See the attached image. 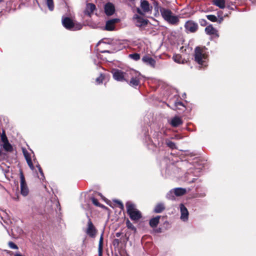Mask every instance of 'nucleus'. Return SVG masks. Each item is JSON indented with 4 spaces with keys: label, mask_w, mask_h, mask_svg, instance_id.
I'll use <instances>...</instances> for the list:
<instances>
[{
    "label": "nucleus",
    "mask_w": 256,
    "mask_h": 256,
    "mask_svg": "<svg viewBox=\"0 0 256 256\" xmlns=\"http://www.w3.org/2000/svg\"><path fill=\"white\" fill-rule=\"evenodd\" d=\"M207 48L205 46H197L195 48L194 60L201 66H206L208 58Z\"/></svg>",
    "instance_id": "nucleus-1"
},
{
    "label": "nucleus",
    "mask_w": 256,
    "mask_h": 256,
    "mask_svg": "<svg viewBox=\"0 0 256 256\" xmlns=\"http://www.w3.org/2000/svg\"><path fill=\"white\" fill-rule=\"evenodd\" d=\"M128 82L132 86H136L140 84V80L142 78V74L138 71L130 70L127 71Z\"/></svg>",
    "instance_id": "nucleus-2"
},
{
    "label": "nucleus",
    "mask_w": 256,
    "mask_h": 256,
    "mask_svg": "<svg viewBox=\"0 0 256 256\" xmlns=\"http://www.w3.org/2000/svg\"><path fill=\"white\" fill-rule=\"evenodd\" d=\"M127 213L132 220H138L142 218L141 212L136 208V205L130 202L126 204Z\"/></svg>",
    "instance_id": "nucleus-3"
},
{
    "label": "nucleus",
    "mask_w": 256,
    "mask_h": 256,
    "mask_svg": "<svg viewBox=\"0 0 256 256\" xmlns=\"http://www.w3.org/2000/svg\"><path fill=\"white\" fill-rule=\"evenodd\" d=\"M62 22L63 26L66 28L70 30H80L82 27V25L81 24L74 22L68 17L62 16Z\"/></svg>",
    "instance_id": "nucleus-4"
},
{
    "label": "nucleus",
    "mask_w": 256,
    "mask_h": 256,
    "mask_svg": "<svg viewBox=\"0 0 256 256\" xmlns=\"http://www.w3.org/2000/svg\"><path fill=\"white\" fill-rule=\"evenodd\" d=\"M160 12L162 18L169 23L174 24L178 22V17L172 15L170 10L162 8H160Z\"/></svg>",
    "instance_id": "nucleus-5"
},
{
    "label": "nucleus",
    "mask_w": 256,
    "mask_h": 256,
    "mask_svg": "<svg viewBox=\"0 0 256 256\" xmlns=\"http://www.w3.org/2000/svg\"><path fill=\"white\" fill-rule=\"evenodd\" d=\"M200 170L198 168L190 169L185 174V180L190 183L194 182L196 178L192 177L199 176L200 175Z\"/></svg>",
    "instance_id": "nucleus-6"
},
{
    "label": "nucleus",
    "mask_w": 256,
    "mask_h": 256,
    "mask_svg": "<svg viewBox=\"0 0 256 256\" xmlns=\"http://www.w3.org/2000/svg\"><path fill=\"white\" fill-rule=\"evenodd\" d=\"M112 73L113 78L115 80L120 82H128L127 71L126 72H123L119 70H113Z\"/></svg>",
    "instance_id": "nucleus-7"
},
{
    "label": "nucleus",
    "mask_w": 256,
    "mask_h": 256,
    "mask_svg": "<svg viewBox=\"0 0 256 256\" xmlns=\"http://www.w3.org/2000/svg\"><path fill=\"white\" fill-rule=\"evenodd\" d=\"M20 186L21 194L26 196L29 192L28 187L26 185L24 176L22 170H20Z\"/></svg>",
    "instance_id": "nucleus-8"
},
{
    "label": "nucleus",
    "mask_w": 256,
    "mask_h": 256,
    "mask_svg": "<svg viewBox=\"0 0 256 256\" xmlns=\"http://www.w3.org/2000/svg\"><path fill=\"white\" fill-rule=\"evenodd\" d=\"M134 22L138 28L145 27L148 22V20L144 18L142 16L135 14L133 17Z\"/></svg>",
    "instance_id": "nucleus-9"
},
{
    "label": "nucleus",
    "mask_w": 256,
    "mask_h": 256,
    "mask_svg": "<svg viewBox=\"0 0 256 256\" xmlns=\"http://www.w3.org/2000/svg\"><path fill=\"white\" fill-rule=\"evenodd\" d=\"M140 7L142 10L138 8H137V12L141 15H144L145 13L150 12L152 9V7H150L148 2L146 0L141 1Z\"/></svg>",
    "instance_id": "nucleus-10"
},
{
    "label": "nucleus",
    "mask_w": 256,
    "mask_h": 256,
    "mask_svg": "<svg viewBox=\"0 0 256 256\" xmlns=\"http://www.w3.org/2000/svg\"><path fill=\"white\" fill-rule=\"evenodd\" d=\"M86 233L91 238H94L96 236V230L90 219L88 222Z\"/></svg>",
    "instance_id": "nucleus-11"
},
{
    "label": "nucleus",
    "mask_w": 256,
    "mask_h": 256,
    "mask_svg": "<svg viewBox=\"0 0 256 256\" xmlns=\"http://www.w3.org/2000/svg\"><path fill=\"white\" fill-rule=\"evenodd\" d=\"M184 28L187 32H194L198 30V25L193 21L188 20L186 22Z\"/></svg>",
    "instance_id": "nucleus-12"
},
{
    "label": "nucleus",
    "mask_w": 256,
    "mask_h": 256,
    "mask_svg": "<svg viewBox=\"0 0 256 256\" xmlns=\"http://www.w3.org/2000/svg\"><path fill=\"white\" fill-rule=\"evenodd\" d=\"M179 207L180 212V219L184 222L187 221L189 214L188 209L182 204H180Z\"/></svg>",
    "instance_id": "nucleus-13"
},
{
    "label": "nucleus",
    "mask_w": 256,
    "mask_h": 256,
    "mask_svg": "<svg viewBox=\"0 0 256 256\" xmlns=\"http://www.w3.org/2000/svg\"><path fill=\"white\" fill-rule=\"evenodd\" d=\"M142 60L144 63L151 67L154 68L156 62L150 56L148 55H144L142 58Z\"/></svg>",
    "instance_id": "nucleus-14"
},
{
    "label": "nucleus",
    "mask_w": 256,
    "mask_h": 256,
    "mask_svg": "<svg viewBox=\"0 0 256 256\" xmlns=\"http://www.w3.org/2000/svg\"><path fill=\"white\" fill-rule=\"evenodd\" d=\"M120 20L118 18H113L108 20L106 22L105 29L107 30H113L114 29L115 24L118 22Z\"/></svg>",
    "instance_id": "nucleus-15"
},
{
    "label": "nucleus",
    "mask_w": 256,
    "mask_h": 256,
    "mask_svg": "<svg viewBox=\"0 0 256 256\" xmlns=\"http://www.w3.org/2000/svg\"><path fill=\"white\" fill-rule=\"evenodd\" d=\"M104 12L106 15L112 16L115 12V7L111 2H108L104 6Z\"/></svg>",
    "instance_id": "nucleus-16"
},
{
    "label": "nucleus",
    "mask_w": 256,
    "mask_h": 256,
    "mask_svg": "<svg viewBox=\"0 0 256 256\" xmlns=\"http://www.w3.org/2000/svg\"><path fill=\"white\" fill-rule=\"evenodd\" d=\"M170 123L173 127H177L182 124V120L180 118L176 116L172 118Z\"/></svg>",
    "instance_id": "nucleus-17"
},
{
    "label": "nucleus",
    "mask_w": 256,
    "mask_h": 256,
    "mask_svg": "<svg viewBox=\"0 0 256 256\" xmlns=\"http://www.w3.org/2000/svg\"><path fill=\"white\" fill-rule=\"evenodd\" d=\"M205 32L208 35L218 36V31L212 25L207 26L205 28Z\"/></svg>",
    "instance_id": "nucleus-18"
},
{
    "label": "nucleus",
    "mask_w": 256,
    "mask_h": 256,
    "mask_svg": "<svg viewBox=\"0 0 256 256\" xmlns=\"http://www.w3.org/2000/svg\"><path fill=\"white\" fill-rule=\"evenodd\" d=\"M213 4L221 9L226 7V0H214Z\"/></svg>",
    "instance_id": "nucleus-19"
},
{
    "label": "nucleus",
    "mask_w": 256,
    "mask_h": 256,
    "mask_svg": "<svg viewBox=\"0 0 256 256\" xmlns=\"http://www.w3.org/2000/svg\"><path fill=\"white\" fill-rule=\"evenodd\" d=\"M23 152L28 166H30L31 170H34V166H33L30 155L28 154V152L24 150Z\"/></svg>",
    "instance_id": "nucleus-20"
},
{
    "label": "nucleus",
    "mask_w": 256,
    "mask_h": 256,
    "mask_svg": "<svg viewBox=\"0 0 256 256\" xmlns=\"http://www.w3.org/2000/svg\"><path fill=\"white\" fill-rule=\"evenodd\" d=\"M174 194L176 196H179L184 194L186 193V190L184 188H173Z\"/></svg>",
    "instance_id": "nucleus-21"
},
{
    "label": "nucleus",
    "mask_w": 256,
    "mask_h": 256,
    "mask_svg": "<svg viewBox=\"0 0 256 256\" xmlns=\"http://www.w3.org/2000/svg\"><path fill=\"white\" fill-rule=\"evenodd\" d=\"M96 9V6L94 4L89 3L86 4V12L88 15L92 14Z\"/></svg>",
    "instance_id": "nucleus-22"
},
{
    "label": "nucleus",
    "mask_w": 256,
    "mask_h": 256,
    "mask_svg": "<svg viewBox=\"0 0 256 256\" xmlns=\"http://www.w3.org/2000/svg\"><path fill=\"white\" fill-rule=\"evenodd\" d=\"M160 216H157L155 218H152L150 221V224L152 228H154L157 226L159 222Z\"/></svg>",
    "instance_id": "nucleus-23"
},
{
    "label": "nucleus",
    "mask_w": 256,
    "mask_h": 256,
    "mask_svg": "<svg viewBox=\"0 0 256 256\" xmlns=\"http://www.w3.org/2000/svg\"><path fill=\"white\" fill-rule=\"evenodd\" d=\"M1 146H2L4 150L6 152H11L13 150L12 146L9 143L8 141L2 143V144H1Z\"/></svg>",
    "instance_id": "nucleus-24"
},
{
    "label": "nucleus",
    "mask_w": 256,
    "mask_h": 256,
    "mask_svg": "<svg viewBox=\"0 0 256 256\" xmlns=\"http://www.w3.org/2000/svg\"><path fill=\"white\" fill-rule=\"evenodd\" d=\"M165 209V206L162 203H159L156 205L154 211L156 213H160Z\"/></svg>",
    "instance_id": "nucleus-25"
},
{
    "label": "nucleus",
    "mask_w": 256,
    "mask_h": 256,
    "mask_svg": "<svg viewBox=\"0 0 256 256\" xmlns=\"http://www.w3.org/2000/svg\"><path fill=\"white\" fill-rule=\"evenodd\" d=\"M103 233L101 234L98 244V256H102Z\"/></svg>",
    "instance_id": "nucleus-26"
},
{
    "label": "nucleus",
    "mask_w": 256,
    "mask_h": 256,
    "mask_svg": "<svg viewBox=\"0 0 256 256\" xmlns=\"http://www.w3.org/2000/svg\"><path fill=\"white\" fill-rule=\"evenodd\" d=\"M175 194L174 191V190L172 189L170 190L166 194V198L170 200H175Z\"/></svg>",
    "instance_id": "nucleus-27"
},
{
    "label": "nucleus",
    "mask_w": 256,
    "mask_h": 256,
    "mask_svg": "<svg viewBox=\"0 0 256 256\" xmlns=\"http://www.w3.org/2000/svg\"><path fill=\"white\" fill-rule=\"evenodd\" d=\"M178 64L184 63V61L182 60V56L180 54H176L173 56L172 58Z\"/></svg>",
    "instance_id": "nucleus-28"
},
{
    "label": "nucleus",
    "mask_w": 256,
    "mask_h": 256,
    "mask_svg": "<svg viewBox=\"0 0 256 256\" xmlns=\"http://www.w3.org/2000/svg\"><path fill=\"white\" fill-rule=\"evenodd\" d=\"M128 57L136 61L140 59V54L137 53L131 54L128 55Z\"/></svg>",
    "instance_id": "nucleus-29"
},
{
    "label": "nucleus",
    "mask_w": 256,
    "mask_h": 256,
    "mask_svg": "<svg viewBox=\"0 0 256 256\" xmlns=\"http://www.w3.org/2000/svg\"><path fill=\"white\" fill-rule=\"evenodd\" d=\"M166 145L170 148H172V149L176 148V145L174 142L170 141L168 140H166Z\"/></svg>",
    "instance_id": "nucleus-30"
},
{
    "label": "nucleus",
    "mask_w": 256,
    "mask_h": 256,
    "mask_svg": "<svg viewBox=\"0 0 256 256\" xmlns=\"http://www.w3.org/2000/svg\"><path fill=\"white\" fill-rule=\"evenodd\" d=\"M46 4L48 8V9L50 11H52L54 9V4L53 0H46Z\"/></svg>",
    "instance_id": "nucleus-31"
},
{
    "label": "nucleus",
    "mask_w": 256,
    "mask_h": 256,
    "mask_svg": "<svg viewBox=\"0 0 256 256\" xmlns=\"http://www.w3.org/2000/svg\"><path fill=\"white\" fill-rule=\"evenodd\" d=\"M126 226L128 228L132 230H136V228L128 220L126 222Z\"/></svg>",
    "instance_id": "nucleus-32"
},
{
    "label": "nucleus",
    "mask_w": 256,
    "mask_h": 256,
    "mask_svg": "<svg viewBox=\"0 0 256 256\" xmlns=\"http://www.w3.org/2000/svg\"><path fill=\"white\" fill-rule=\"evenodd\" d=\"M206 18L208 19L212 22H215L217 20L216 17L212 14L208 15L206 16Z\"/></svg>",
    "instance_id": "nucleus-33"
},
{
    "label": "nucleus",
    "mask_w": 256,
    "mask_h": 256,
    "mask_svg": "<svg viewBox=\"0 0 256 256\" xmlns=\"http://www.w3.org/2000/svg\"><path fill=\"white\" fill-rule=\"evenodd\" d=\"M8 246L12 249L16 250L18 248V246L12 242H8Z\"/></svg>",
    "instance_id": "nucleus-34"
},
{
    "label": "nucleus",
    "mask_w": 256,
    "mask_h": 256,
    "mask_svg": "<svg viewBox=\"0 0 256 256\" xmlns=\"http://www.w3.org/2000/svg\"><path fill=\"white\" fill-rule=\"evenodd\" d=\"M104 76L102 74H100V76L99 77H98V78H96V82L98 84L102 83V80H104Z\"/></svg>",
    "instance_id": "nucleus-35"
},
{
    "label": "nucleus",
    "mask_w": 256,
    "mask_h": 256,
    "mask_svg": "<svg viewBox=\"0 0 256 256\" xmlns=\"http://www.w3.org/2000/svg\"><path fill=\"white\" fill-rule=\"evenodd\" d=\"M1 140L2 142V143L8 141V138L4 132H3L1 136Z\"/></svg>",
    "instance_id": "nucleus-36"
},
{
    "label": "nucleus",
    "mask_w": 256,
    "mask_h": 256,
    "mask_svg": "<svg viewBox=\"0 0 256 256\" xmlns=\"http://www.w3.org/2000/svg\"><path fill=\"white\" fill-rule=\"evenodd\" d=\"M92 203L96 206H100V203L98 202V200L97 199H96V198H92Z\"/></svg>",
    "instance_id": "nucleus-37"
},
{
    "label": "nucleus",
    "mask_w": 256,
    "mask_h": 256,
    "mask_svg": "<svg viewBox=\"0 0 256 256\" xmlns=\"http://www.w3.org/2000/svg\"><path fill=\"white\" fill-rule=\"evenodd\" d=\"M36 166L38 167V170L40 172V176H41V177L40 178V179L43 178H44V173L42 172V168H40V165H37Z\"/></svg>",
    "instance_id": "nucleus-38"
},
{
    "label": "nucleus",
    "mask_w": 256,
    "mask_h": 256,
    "mask_svg": "<svg viewBox=\"0 0 256 256\" xmlns=\"http://www.w3.org/2000/svg\"><path fill=\"white\" fill-rule=\"evenodd\" d=\"M114 202H115L117 203L119 205V207L121 210H124V206L122 203L120 201L118 200H114Z\"/></svg>",
    "instance_id": "nucleus-39"
},
{
    "label": "nucleus",
    "mask_w": 256,
    "mask_h": 256,
    "mask_svg": "<svg viewBox=\"0 0 256 256\" xmlns=\"http://www.w3.org/2000/svg\"><path fill=\"white\" fill-rule=\"evenodd\" d=\"M176 106H184L182 103V102H176Z\"/></svg>",
    "instance_id": "nucleus-40"
},
{
    "label": "nucleus",
    "mask_w": 256,
    "mask_h": 256,
    "mask_svg": "<svg viewBox=\"0 0 256 256\" xmlns=\"http://www.w3.org/2000/svg\"><path fill=\"white\" fill-rule=\"evenodd\" d=\"M174 138L178 140V139H180V138H181V137H180V136L176 135V136H174Z\"/></svg>",
    "instance_id": "nucleus-41"
},
{
    "label": "nucleus",
    "mask_w": 256,
    "mask_h": 256,
    "mask_svg": "<svg viewBox=\"0 0 256 256\" xmlns=\"http://www.w3.org/2000/svg\"><path fill=\"white\" fill-rule=\"evenodd\" d=\"M120 233H119V232H117V233L116 234V237H119V236H120Z\"/></svg>",
    "instance_id": "nucleus-42"
},
{
    "label": "nucleus",
    "mask_w": 256,
    "mask_h": 256,
    "mask_svg": "<svg viewBox=\"0 0 256 256\" xmlns=\"http://www.w3.org/2000/svg\"><path fill=\"white\" fill-rule=\"evenodd\" d=\"M14 256H22L20 254H15Z\"/></svg>",
    "instance_id": "nucleus-43"
},
{
    "label": "nucleus",
    "mask_w": 256,
    "mask_h": 256,
    "mask_svg": "<svg viewBox=\"0 0 256 256\" xmlns=\"http://www.w3.org/2000/svg\"><path fill=\"white\" fill-rule=\"evenodd\" d=\"M115 241H117V243L118 244L119 242V240L118 239H116L115 240Z\"/></svg>",
    "instance_id": "nucleus-44"
},
{
    "label": "nucleus",
    "mask_w": 256,
    "mask_h": 256,
    "mask_svg": "<svg viewBox=\"0 0 256 256\" xmlns=\"http://www.w3.org/2000/svg\"><path fill=\"white\" fill-rule=\"evenodd\" d=\"M98 195H99V196H100L101 197H102V194H100V193H99V194H98Z\"/></svg>",
    "instance_id": "nucleus-45"
},
{
    "label": "nucleus",
    "mask_w": 256,
    "mask_h": 256,
    "mask_svg": "<svg viewBox=\"0 0 256 256\" xmlns=\"http://www.w3.org/2000/svg\"><path fill=\"white\" fill-rule=\"evenodd\" d=\"M104 52H109L108 50L104 51Z\"/></svg>",
    "instance_id": "nucleus-46"
},
{
    "label": "nucleus",
    "mask_w": 256,
    "mask_h": 256,
    "mask_svg": "<svg viewBox=\"0 0 256 256\" xmlns=\"http://www.w3.org/2000/svg\"><path fill=\"white\" fill-rule=\"evenodd\" d=\"M3 0H0V2H2Z\"/></svg>",
    "instance_id": "nucleus-47"
}]
</instances>
